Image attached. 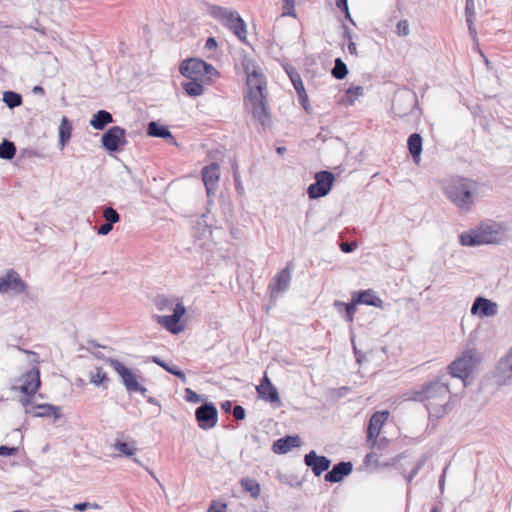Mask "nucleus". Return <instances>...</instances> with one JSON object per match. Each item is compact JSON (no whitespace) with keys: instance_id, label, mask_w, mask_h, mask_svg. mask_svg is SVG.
I'll return each instance as SVG.
<instances>
[{"instance_id":"obj_7","label":"nucleus","mask_w":512,"mask_h":512,"mask_svg":"<svg viewBox=\"0 0 512 512\" xmlns=\"http://www.w3.org/2000/svg\"><path fill=\"white\" fill-rule=\"evenodd\" d=\"M499 232L495 225H481L478 229L464 232L459 240L463 246H477L483 244H494L499 241Z\"/></svg>"},{"instance_id":"obj_55","label":"nucleus","mask_w":512,"mask_h":512,"mask_svg":"<svg viewBox=\"0 0 512 512\" xmlns=\"http://www.w3.org/2000/svg\"><path fill=\"white\" fill-rule=\"evenodd\" d=\"M205 47L208 49H215L217 47V42L213 37L207 39Z\"/></svg>"},{"instance_id":"obj_47","label":"nucleus","mask_w":512,"mask_h":512,"mask_svg":"<svg viewBox=\"0 0 512 512\" xmlns=\"http://www.w3.org/2000/svg\"><path fill=\"white\" fill-rule=\"evenodd\" d=\"M351 342H352L353 352H354V355H355V358H356V362L359 365H361L363 363V361L365 360V354L356 347L353 338L351 339Z\"/></svg>"},{"instance_id":"obj_61","label":"nucleus","mask_w":512,"mask_h":512,"mask_svg":"<svg viewBox=\"0 0 512 512\" xmlns=\"http://www.w3.org/2000/svg\"><path fill=\"white\" fill-rule=\"evenodd\" d=\"M375 457H376V454H374V453L367 454L365 457V463H370L372 461V459H374Z\"/></svg>"},{"instance_id":"obj_21","label":"nucleus","mask_w":512,"mask_h":512,"mask_svg":"<svg viewBox=\"0 0 512 512\" xmlns=\"http://www.w3.org/2000/svg\"><path fill=\"white\" fill-rule=\"evenodd\" d=\"M498 313L497 303L484 298L477 297L471 307V314L479 315L480 317H493Z\"/></svg>"},{"instance_id":"obj_28","label":"nucleus","mask_w":512,"mask_h":512,"mask_svg":"<svg viewBox=\"0 0 512 512\" xmlns=\"http://www.w3.org/2000/svg\"><path fill=\"white\" fill-rule=\"evenodd\" d=\"M407 147L413 161L418 164L421 160L422 153V137L418 133H413L408 137Z\"/></svg>"},{"instance_id":"obj_51","label":"nucleus","mask_w":512,"mask_h":512,"mask_svg":"<svg viewBox=\"0 0 512 512\" xmlns=\"http://www.w3.org/2000/svg\"><path fill=\"white\" fill-rule=\"evenodd\" d=\"M357 245L354 243L344 242L341 244V250L344 253H351L356 249Z\"/></svg>"},{"instance_id":"obj_12","label":"nucleus","mask_w":512,"mask_h":512,"mask_svg":"<svg viewBox=\"0 0 512 512\" xmlns=\"http://www.w3.org/2000/svg\"><path fill=\"white\" fill-rule=\"evenodd\" d=\"M109 364L121 377L127 391L138 392L140 394L147 392V389L139 383L137 375L123 363L115 359H110Z\"/></svg>"},{"instance_id":"obj_46","label":"nucleus","mask_w":512,"mask_h":512,"mask_svg":"<svg viewBox=\"0 0 512 512\" xmlns=\"http://www.w3.org/2000/svg\"><path fill=\"white\" fill-rule=\"evenodd\" d=\"M425 461L424 460H420L416 463V465L414 466V468L412 469V471L407 475L405 476L406 478V481L408 483H411V481L413 480V478L418 474V472L421 470V468L423 467Z\"/></svg>"},{"instance_id":"obj_37","label":"nucleus","mask_w":512,"mask_h":512,"mask_svg":"<svg viewBox=\"0 0 512 512\" xmlns=\"http://www.w3.org/2000/svg\"><path fill=\"white\" fill-rule=\"evenodd\" d=\"M113 448L119 452V455L125 456H132L136 451V448L133 444L119 440L114 443Z\"/></svg>"},{"instance_id":"obj_44","label":"nucleus","mask_w":512,"mask_h":512,"mask_svg":"<svg viewBox=\"0 0 512 512\" xmlns=\"http://www.w3.org/2000/svg\"><path fill=\"white\" fill-rule=\"evenodd\" d=\"M185 399L187 402H190V403H198L201 401L200 396L195 391H193L191 388L185 389Z\"/></svg>"},{"instance_id":"obj_41","label":"nucleus","mask_w":512,"mask_h":512,"mask_svg":"<svg viewBox=\"0 0 512 512\" xmlns=\"http://www.w3.org/2000/svg\"><path fill=\"white\" fill-rule=\"evenodd\" d=\"M396 33L400 37L407 36L410 33L409 22L406 19L400 20L397 23Z\"/></svg>"},{"instance_id":"obj_5","label":"nucleus","mask_w":512,"mask_h":512,"mask_svg":"<svg viewBox=\"0 0 512 512\" xmlns=\"http://www.w3.org/2000/svg\"><path fill=\"white\" fill-rule=\"evenodd\" d=\"M40 386V371L38 368H33L16 379L15 384L12 386V390L21 393L19 401L22 406L27 409Z\"/></svg>"},{"instance_id":"obj_13","label":"nucleus","mask_w":512,"mask_h":512,"mask_svg":"<svg viewBox=\"0 0 512 512\" xmlns=\"http://www.w3.org/2000/svg\"><path fill=\"white\" fill-rule=\"evenodd\" d=\"M291 271V266L287 265L271 280L268 287L270 291L271 302H275L279 296L283 295L288 290L292 278Z\"/></svg>"},{"instance_id":"obj_20","label":"nucleus","mask_w":512,"mask_h":512,"mask_svg":"<svg viewBox=\"0 0 512 512\" xmlns=\"http://www.w3.org/2000/svg\"><path fill=\"white\" fill-rule=\"evenodd\" d=\"M258 122L264 128H270L272 125L271 114L267 108L266 95L264 94V87L261 81V76L258 73Z\"/></svg>"},{"instance_id":"obj_9","label":"nucleus","mask_w":512,"mask_h":512,"mask_svg":"<svg viewBox=\"0 0 512 512\" xmlns=\"http://www.w3.org/2000/svg\"><path fill=\"white\" fill-rule=\"evenodd\" d=\"M211 15L228 27L239 40L246 41V28L244 21L240 18L238 13L229 11L220 6H213L211 8Z\"/></svg>"},{"instance_id":"obj_4","label":"nucleus","mask_w":512,"mask_h":512,"mask_svg":"<svg viewBox=\"0 0 512 512\" xmlns=\"http://www.w3.org/2000/svg\"><path fill=\"white\" fill-rule=\"evenodd\" d=\"M154 305L159 311H173L172 315L155 316L159 325L173 334L183 331L184 326L181 323V319L186 314V308L178 299L169 298L166 295H158L154 299Z\"/></svg>"},{"instance_id":"obj_58","label":"nucleus","mask_w":512,"mask_h":512,"mask_svg":"<svg viewBox=\"0 0 512 512\" xmlns=\"http://www.w3.org/2000/svg\"><path fill=\"white\" fill-rule=\"evenodd\" d=\"M348 50H349L350 54L357 55V48H356V44L354 42H352V41L349 42Z\"/></svg>"},{"instance_id":"obj_1","label":"nucleus","mask_w":512,"mask_h":512,"mask_svg":"<svg viewBox=\"0 0 512 512\" xmlns=\"http://www.w3.org/2000/svg\"><path fill=\"white\" fill-rule=\"evenodd\" d=\"M179 72L190 81L182 83V88L189 96L204 94L205 85L211 84L219 76V72L199 58L185 59L180 63Z\"/></svg>"},{"instance_id":"obj_31","label":"nucleus","mask_w":512,"mask_h":512,"mask_svg":"<svg viewBox=\"0 0 512 512\" xmlns=\"http://www.w3.org/2000/svg\"><path fill=\"white\" fill-rule=\"evenodd\" d=\"M335 307L338 309L339 312L344 311V319L348 322H353L354 315L356 313V306L358 305L357 302H355V299L352 297V300L350 303H344L341 301H335L334 303Z\"/></svg>"},{"instance_id":"obj_42","label":"nucleus","mask_w":512,"mask_h":512,"mask_svg":"<svg viewBox=\"0 0 512 512\" xmlns=\"http://www.w3.org/2000/svg\"><path fill=\"white\" fill-rule=\"evenodd\" d=\"M241 486L245 491L251 493V496H256V484L252 479L243 478L241 480Z\"/></svg>"},{"instance_id":"obj_39","label":"nucleus","mask_w":512,"mask_h":512,"mask_svg":"<svg viewBox=\"0 0 512 512\" xmlns=\"http://www.w3.org/2000/svg\"><path fill=\"white\" fill-rule=\"evenodd\" d=\"M364 94V88L362 86H352L350 88L347 89L346 91V96H347V99H348V102L350 104H353L354 101L363 96Z\"/></svg>"},{"instance_id":"obj_60","label":"nucleus","mask_w":512,"mask_h":512,"mask_svg":"<svg viewBox=\"0 0 512 512\" xmlns=\"http://www.w3.org/2000/svg\"><path fill=\"white\" fill-rule=\"evenodd\" d=\"M343 12H344V14H345V18H346L350 23H352L353 25H355V22H354V20H353V19H352V17H351V14H350V12H349V9H348V10H346V11H343Z\"/></svg>"},{"instance_id":"obj_38","label":"nucleus","mask_w":512,"mask_h":512,"mask_svg":"<svg viewBox=\"0 0 512 512\" xmlns=\"http://www.w3.org/2000/svg\"><path fill=\"white\" fill-rule=\"evenodd\" d=\"M15 153L16 148L12 142L4 140L0 144V158L12 159L15 156Z\"/></svg>"},{"instance_id":"obj_2","label":"nucleus","mask_w":512,"mask_h":512,"mask_svg":"<svg viewBox=\"0 0 512 512\" xmlns=\"http://www.w3.org/2000/svg\"><path fill=\"white\" fill-rule=\"evenodd\" d=\"M450 393L449 384L443 376L422 386L421 389L414 390L411 398L425 404L430 421H438L447 413Z\"/></svg>"},{"instance_id":"obj_3","label":"nucleus","mask_w":512,"mask_h":512,"mask_svg":"<svg viewBox=\"0 0 512 512\" xmlns=\"http://www.w3.org/2000/svg\"><path fill=\"white\" fill-rule=\"evenodd\" d=\"M480 187L473 179L456 176L445 181L443 194L460 212L466 213L475 205Z\"/></svg>"},{"instance_id":"obj_15","label":"nucleus","mask_w":512,"mask_h":512,"mask_svg":"<svg viewBox=\"0 0 512 512\" xmlns=\"http://www.w3.org/2000/svg\"><path fill=\"white\" fill-rule=\"evenodd\" d=\"M195 417L201 429H211L217 424V409L213 404H204L196 409Z\"/></svg>"},{"instance_id":"obj_10","label":"nucleus","mask_w":512,"mask_h":512,"mask_svg":"<svg viewBox=\"0 0 512 512\" xmlns=\"http://www.w3.org/2000/svg\"><path fill=\"white\" fill-rule=\"evenodd\" d=\"M492 376L497 386H509L512 384V346L496 362Z\"/></svg>"},{"instance_id":"obj_30","label":"nucleus","mask_w":512,"mask_h":512,"mask_svg":"<svg viewBox=\"0 0 512 512\" xmlns=\"http://www.w3.org/2000/svg\"><path fill=\"white\" fill-rule=\"evenodd\" d=\"M111 122H113L112 115L105 110H100L90 120V125L96 130H102Z\"/></svg>"},{"instance_id":"obj_19","label":"nucleus","mask_w":512,"mask_h":512,"mask_svg":"<svg viewBox=\"0 0 512 512\" xmlns=\"http://www.w3.org/2000/svg\"><path fill=\"white\" fill-rule=\"evenodd\" d=\"M304 463L312 470L315 476H320L329 469L331 460L326 456H319L312 450L304 456Z\"/></svg>"},{"instance_id":"obj_22","label":"nucleus","mask_w":512,"mask_h":512,"mask_svg":"<svg viewBox=\"0 0 512 512\" xmlns=\"http://www.w3.org/2000/svg\"><path fill=\"white\" fill-rule=\"evenodd\" d=\"M284 68H285V71H286L289 79L291 80V82H292V84H293V86H294V88H295V90L297 92L300 104L305 109H307L306 105L308 103V96L306 94L305 87H304V84H303V81H302V78H301L300 74L291 65H287Z\"/></svg>"},{"instance_id":"obj_33","label":"nucleus","mask_w":512,"mask_h":512,"mask_svg":"<svg viewBox=\"0 0 512 512\" xmlns=\"http://www.w3.org/2000/svg\"><path fill=\"white\" fill-rule=\"evenodd\" d=\"M37 417H50L53 416L54 418L59 417V408L56 406H53L51 404H43L36 406V411L34 413Z\"/></svg>"},{"instance_id":"obj_25","label":"nucleus","mask_w":512,"mask_h":512,"mask_svg":"<svg viewBox=\"0 0 512 512\" xmlns=\"http://www.w3.org/2000/svg\"><path fill=\"white\" fill-rule=\"evenodd\" d=\"M301 445V438L298 435H287L278 440L273 444V451L277 454L288 453L292 448L299 447Z\"/></svg>"},{"instance_id":"obj_53","label":"nucleus","mask_w":512,"mask_h":512,"mask_svg":"<svg viewBox=\"0 0 512 512\" xmlns=\"http://www.w3.org/2000/svg\"><path fill=\"white\" fill-rule=\"evenodd\" d=\"M90 506L89 503H86V502H83V503H77L74 505V510H77V511H84L86 510L88 507ZM91 507L93 508H98V505L97 504H94V505H91Z\"/></svg>"},{"instance_id":"obj_18","label":"nucleus","mask_w":512,"mask_h":512,"mask_svg":"<svg viewBox=\"0 0 512 512\" xmlns=\"http://www.w3.org/2000/svg\"><path fill=\"white\" fill-rule=\"evenodd\" d=\"M25 289L26 283L21 279L16 271L8 270L4 276H0L1 293H7L9 291L22 293Z\"/></svg>"},{"instance_id":"obj_52","label":"nucleus","mask_w":512,"mask_h":512,"mask_svg":"<svg viewBox=\"0 0 512 512\" xmlns=\"http://www.w3.org/2000/svg\"><path fill=\"white\" fill-rule=\"evenodd\" d=\"M154 362L157 363L159 366H161L163 369H165L169 373H171V371H175L176 369H178L176 366H170L167 363H165L161 360H158L156 358L154 359Z\"/></svg>"},{"instance_id":"obj_11","label":"nucleus","mask_w":512,"mask_h":512,"mask_svg":"<svg viewBox=\"0 0 512 512\" xmlns=\"http://www.w3.org/2000/svg\"><path fill=\"white\" fill-rule=\"evenodd\" d=\"M315 182L310 184L307 194L310 199H318L326 196L332 189L335 177L330 171L323 170L315 174Z\"/></svg>"},{"instance_id":"obj_17","label":"nucleus","mask_w":512,"mask_h":512,"mask_svg":"<svg viewBox=\"0 0 512 512\" xmlns=\"http://www.w3.org/2000/svg\"><path fill=\"white\" fill-rule=\"evenodd\" d=\"M389 412L388 411H377L375 412L368 424L367 428V442L371 447H375L377 445V438L380 434L382 426L388 420Z\"/></svg>"},{"instance_id":"obj_59","label":"nucleus","mask_w":512,"mask_h":512,"mask_svg":"<svg viewBox=\"0 0 512 512\" xmlns=\"http://www.w3.org/2000/svg\"><path fill=\"white\" fill-rule=\"evenodd\" d=\"M344 37L349 39V41L352 39L351 31L346 26H344Z\"/></svg>"},{"instance_id":"obj_14","label":"nucleus","mask_w":512,"mask_h":512,"mask_svg":"<svg viewBox=\"0 0 512 512\" xmlns=\"http://www.w3.org/2000/svg\"><path fill=\"white\" fill-rule=\"evenodd\" d=\"M258 399L265 401L274 409L283 405L278 389L272 384L266 373L258 384Z\"/></svg>"},{"instance_id":"obj_54","label":"nucleus","mask_w":512,"mask_h":512,"mask_svg":"<svg viewBox=\"0 0 512 512\" xmlns=\"http://www.w3.org/2000/svg\"><path fill=\"white\" fill-rule=\"evenodd\" d=\"M335 4L337 8L340 9L342 12L349 9L348 0H336Z\"/></svg>"},{"instance_id":"obj_34","label":"nucleus","mask_w":512,"mask_h":512,"mask_svg":"<svg viewBox=\"0 0 512 512\" xmlns=\"http://www.w3.org/2000/svg\"><path fill=\"white\" fill-rule=\"evenodd\" d=\"M89 380L96 386H104V388H107L109 377L102 367H98L94 373L90 374Z\"/></svg>"},{"instance_id":"obj_43","label":"nucleus","mask_w":512,"mask_h":512,"mask_svg":"<svg viewBox=\"0 0 512 512\" xmlns=\"http://www.w3.org/2000/svg\"><path fill=\"white\" fill-rule=\"evenodd\" d=\"M295 0H283V15L296 17Z\"/></svg>"},{"instance_id":"obj_26","label":"nucleus","mask_w":512,"mask_h":512,"mask_svg":"<svg viewBox=\"0 0 512 512\" xmlns=\"http://www.w3.org/2000/svg\"><path fill=\"white\" fill-rule=\"evenodd\" d=\"M352 296L358 304L370 305L377 308H383L384 306L383 300L371 289L354 292Z\"/></svg>"},{"instance_id":"obj_64","label":"nucleus","mask_w":512,"mask_h":512,"mask_svg":"<svg viewBox=\"0 0 512 512\" xmlns=\"http://www.w3.org/2000/svg\"><path fill=\"white\" fill-rule=\"evenodd\" d=\"M34 92L35 93H44V90L42 87L36 86V87H34Z\"/></svg>"},{"instance_id":"obj_8","label":"nucleus","mask_w":512,"mask_h":512,"mask_svg":"<svg viewBox=\"0 0 512 512\" xmlns=\"http://www.w3.org/2000/svg\"><path fill=\"white\" fill-rule=\"evenodd\" d=\"M242 70L246 81L244 106L248 114L256 117V95L254 93V82L256 79V63L252 59H243Z\"/></svg>"},{"instance_id":"obj_16","label":"nucleus","mask_w":512,"mask_h":512,"mask_svg":"<svg viewBox=\"0 0 512 512\" xmlns=\"http://www.w3.org/2000/svg\"><path fill=\"white\" fill-rule=\"evenodd\" d=\"M125 143V130L119 126L111 127L102 137V144L109 152L118 151Z\"/></svg>"},{"instance_id":"obj_50","label":"nucleus","mask_w":512,"mask_h":512,"mask_svg":"<svg viewBox=\"0 0 512 512\" xmlns=\"http://www.w3.org/2000/svg\"><path fill=\"white\" fill-rule=\"evenodd\" d=\"M233 416L237 420H242L245 417V410L242 406H235L233 409Z\"/></svg>"},{"instance_id":"obj_57","label":"nucleus","mask_w":512,"mask_h":512,"mask_svg":"<svg viewBox=\"0 0 512 512\" xmlns=\"http://www.w3.org/2000/svg\"><path fill=\"white\" fill-rule=\"evenodd\" d=\"M446 471H447V467L444 468L443 473H442V475L440 477V480H439V488H440L441 491H443V489H444Z\"/></svg>"},{"instance_id":"obj_23","label":"nucleus","mask_w":512,"mask_h":512,"mask_svg":"<svg viewBox=\"0 0 512 512\" xmlns=\"http://www.w3.org/2000/svg\"><path fill=\"white\" fill-rule=\"evenodd\" d=\"M353 470V465L351 462H339L335 464L331 470L327 471L324 478L325 481L330 483H338L341 482L344 477L348 476Z\"/></svg>"},{"instance_id":"obj_6","label":"nucleus","mask_w":512,"mask_h":512,"mask_svg":"<svg viewBox=\"0 0 512 512\" xmlns=\"http://www.w3.org/2000/svg\"><path fill=\"white\" fill-rule=\"evenodd\" d=\"M480 361L481 357L477 350L468 349L448 366L449 374L451 377L462 380V386L465 387V380L473 373Z\"/></svg>"},{"instance_id":"obj_56","label":"nucleus","mask_w":512,"mask_h":512,"mask_svg":"<svg viewBox=\"0 0 512 512\" xmlns=\"http://www.w3.org/2000/svg\"><path fill=\"white\" fill-rule=\"evenodd\" d=\"M171 374L177 376L182 382H186V376L181 370L176 369L175 371H171Z\"/></svg>"},{"instance_id":"obj_48","label":"nucleus","mask_w":512,"mask_h":512,"mask_svg":"<svg viewBox=\"0 0 512 512\" xmlns=\"http://www.w3.org/2000/svg\"><path fill=\"white\" fill-rule=\"evenodd\" d=\"M17 451L16 447L0 446V456L3 457L15 455Z\"/></svg>"},{"instance_id":"obj_36","label":"nucleus","mask_w":512,"mask_h":512,"mask_svg":"<svg viewBox=\"0 0 512 512\" xmlns=\"http://www.w3.org/2000/svg\"><path fill=\"white\" fill-rule=\"evenodd\" d=\"M3 101L9 108H15L22 104V97L16 92L6 91L3 93Z\"/></svg>"},{"instance_id":"obj_32","label":"nucleus","mask_w":512,"mask_h":512,"mask_svg":"<svg viewBox=\"0 0 512 512\" xmlns=\"http://www.w3.org/2000/svg\"><path fill=\"white\" fill-rule=\"evenodd\" d=\"M59 144L64 147L71 138L72 124L66 116H63L59 125Z\"/></svg>"},{"instance_id":"obj_24","label":"nucleus","mask_w":512,"mask_h":512,"mask_svg":"<svg viewBox=\"0 0 512 512\" xmlns=\"http://www.w3.org/2000/svg\"><path fill=\"white\" fill-rule=\"evenodd\" d=\"M202 179L207 193L210 194L216 187L220 179V167L217 163H212L202 169Z\"/></svg>"},{"instance_id":"obj_40","label":"nucleus","mask_w":512,"mask_h":512,"mask_svg":"<svg viewBox=\"0 0 512 512\" xmlns=\"http://www.w3.org/2000/svg\"><path fill=\"white\" fill-rule=\"evenodd\" d=\"M103 217L105 218L106 222L112 224L117 223L120 220L118 212L112 207H107L104 209Z\"/></svg>"},{"instance_id":"obj_27","label":"nucleus","mask_w":512,"mask_h":512,"mask_svg":"<svg viewBox=\"0 0 512 512\" xmlns=\"http://www.w3.org/2000/svg\"><path fill=\"white\" fill-rule=\"evenodd\" d=\"M147 133L149 136H152V137H159V138L166 139V141L168 143H170L171 145H175V146L178 145L177 140L171 134L169 129L165 126L159 125L158 123H156L154 121L149 123Z\"/></svg>"},{"instance_id":"obj_63","label":"nucleus","mask_w":512,"mask_h":512,"mask_svg":"<svg viewBox=\"0 0 512 512\" xmlns=\"http://www.w3.org/2000/svg\"><path fill=\"white\" fill-rule=\"evenodd\" d=\"M231 407V403L230 402H226L222 405V408L226 411H228Z\"/></svg>"},{"instance_id":"obj_45","label":"nucleus","mask_w":512,"mask_h":512,"mask_svg":"<svg viewBox=\"0 0 512 512\" xmlns=\"http://www.w3.org/2000/svg\"><path fill=\"white\" fill-rule=\"evenodd\" d=\"M208 512H227V504L214 500L212 501Z\"/></svg>"},{"instance_id":"obj_35","label":"nucleus","mask_w":512,"mask_h":512,"mask_svg":"<svg viewBox=\"0 0 512 512\" xmlns=\"http://www.w3.org/2000/svg\"><path fill=\"white\" fill-rule=\"evenodd\" d=\"M332 76L337 80H342L348 74L347 65L342 61L341 58H336L334 67L331 70Z\"/></svg>"},{"instance_id":"obj_29","label":"nucleus","mask_w":512,"mask_h":512,"mask_svg":"<svg viewBox=\"0 0 512 512\" xmlns=\"http://www.w3.org/2000/svg\"><path fill=\"white\" fill-rule=\"evenodd\" d=\"M465 17H466V22L468 25L469 33L475 39L477 36V31L474 26V21L476 18V1L475 0H466Z\"/></svg>"},{"instance_id":"obj_49","label":"nucleus","mask_w":512,"mask_h":512,"mask_svg":"<svg viewBox=\"0 0 512 512\" xmlns=\"http://www.w3.org/2000/svg\"><path fill=\"white\" fill-rule=\"evenodd\" d=\"M113 224L112 223H109V222H106L104 224H102L99 228H98V234L99 235H107L111 232V230L113 229Z\"/></svg>"},{"instance_id":"obj_62","label":"nucleus","mask_w":512,"mask_h":512,"mask_svg":"<svg viewBox=\"0 0 512 512\" xmlns=\"http://www.w3.org/2000/svg\"><path fill=\"white\" fill-rule=\"evenodd\" d=\"M276 152L280 155H283L286 152V148L283 146L277 147Z\"/></svg>"}]
</instances>
